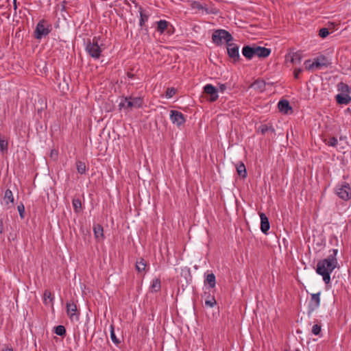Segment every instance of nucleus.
Wrapping results in <instances>:
<instances>
[{
  "label": "nucleus",
  "instance_id": "nucleus-1",
  "mask_svg": "<svg viewBox=\"0 0 351 351\" xmlns=\"http://www.w3.org/2000/svg\"><path fill=\"white\" fill-rule=\"evenodd\" d=\"M338 250H332V254L327 258L319 261L317 264L316 273L322 276L325 284L330 283V274L337 266V259L336 258Z\"/></svg>",
  "mask_w": 351,
  "mask_h": 351
},
{
  "label": "nucleus",
  "instance_id": "nucleus-2",
  "mask_svg": "<svg viewBox=\"0 0 351 351\" xmlns=\"http://www.w3.org/2000/svg\"><path fill=\"white\" fill-rule=\"evenodd\" d=\"M270 53V49L255 45L252 46L245 45L242 49V54L247 60H251L254 56L266 58L269 56Z\"/></svg>",
  "mask_w": 351,
  "mask_h": 351
},
{
  "label": "nucleus",
  "instance_id": "nucleus-3",
  "mask_svg": "<svg viewBox=\"0 0 351 351\" xmlns=\"http://www.w3.org/2000/svg\"><path fill=\"white\" fill-rule=\"evenodd\" d=\"M100 36H94L92 40H88L86 45V52L94 59L97 60L100 58L101 48L99 45Z\"/></svg>",
  "mask_w": 351,
  "mask_h": 351
},
{
  "label": "nucleus",
  "instance_id": "nucleus-4",
  "mask_svg": "<svg viewBox=\"0 0 351 351\" xmlns=\"http://www.w3.org/2000/svg\"><path fill=\"white\" fill-rule=\"evenodd\" d=\"M52 30V25L45 19L40 20L36 27L34 31V37L37 40H40L47 36Z\"/></svg>",
  "mask_w": 351,
  "mask_h": 351
},
{
  "label": "nucleus",
  "instance_id": "nucleus-5",
  "mask_svg": "<svg viewBox=\"0 0 351 351\" xmlns=\"http://www.w3.org/2000/svg\"><path fill=\"white\" fill-rule=\"evenodd\" d=\"M213 42L217 45H221L224 42L226 44L233 40L232 36L225 29H217L212 35Z\"/></svg>",
  "mask_w": 351,
  "mask_h": 351
},
{
  "label": "nucleus",
  "instance_id": "nucleus-6",
  "mask_svg": "<svg viewBox=\"0 0 351 351\" xmlns=\"http://www.w3.org/2000/svg\"><path fill=\"white\" fill-rule=\"evenodd\" d=\"M335 193L343 201H348L351 199V187L347 182L337 184L335 188Z\"/></svg>",
  "mask_w": 351,
  "mask_h": 351
},
{
  "label": "nucleus",
  "instance_id": "nucleus-7",
  "mask_svg": "<svg viewBox=\"0 0 351 351\" xmlns=\"http://www.w3.org/2000/svg\"><path fill=\"white\" fill-rule=\"evenodd\" d=\"M320 295L321 292L311 294V299L308 304V315L316 311L319 307L321 302Z\"/></svg>",
  "mask_w": 351,
  "mask_h": 351
},
{
  "label": "nucleus",
  "instance_id": "nucleus-8",
  "mask_svg": "<svg viewBox=\"0 0 351 351\" xmlns=\"http://www.w3.org/2000/svg\"><path fill=\"white\" fill-rule=\"evenodd\" d=\"M156 30L160 34L167 32L168 34L171 35L173 33V32L171 30L173 29L172 25L166 20H160L156 22Z\"/></svg>",
  "mask_w": 351,
  "mask_h": 351
},
{
  "label": "nucleus",
  "instance_id": "nucleus-9",
  "mask_svg": "<svg viewBox=\"0 0 351 351\" xmlns=\"http://www.w3.org/2000/svg\"><path fill=\"white\" fill-rule=\"evenodd\" d=\"M227 52L229 58L232 59L234 62L240 59L239 46L237 44L228 42L227 43Z\"/></svg>",
  "mask_w": 351,
  "mask_h": 351
},
{
  "label": "nucleus",
  "instance_id": "nucleus-10",
  "mask_svg": "<svg viewBox=\"0 0 351 351\" xmlns=\"http://www.w3.org/2000/svg\"><path fill=\"white\" fill-rule=\"evenodd\" d=\"M170 120L178 127H180L186 121L184 115L181 112L174 110L170 111Z\"/></svg>",
  "mask_w": 351,
  "mask_h": 351
},
{
  "label": "nucleus",
  "instance_id": "nucleus-11",
  "mask_svg": "<svg viewBox=\"0 0 351 351\" xmlns=\"http://www.w3.org/2000/svg\"><path fill=\"white\" fill-rule=\"evenodd\" d=\"M204 92L210 96L209 101L211 102L217 101L219 97L217 89L210 84L204 86Z\"/></svg>",
  "mask_w": 351,
  "mask_h": 351
},
{
  "label": "nucleus",
  "instance_id": "nucleus-12",
  "mask_svg": "<svg viewBox=\"0 0 351 351\" xmlns=\"http://www.w3.org/2000/svg\"><path fill=\"white\" fill-rule=\"evenodd\" d=\"M315 69H322L327 68L331 64L330 60L325 56L321 55L314 59Z\"/></svg>",
  "mask_w": 351,
  "mask_h": 351
},
{
  "label": "nucleus",
  "instance_id": "nucleus-13",
  "mask_svg": "<svg viewBox=\"0 0 351 351\" xmlns=\"http://www.w3.org/2000/svg\"><path fill=\"white\" fill-rule=\"evenodd\" d=\"M67 315L71 320L77 319V306L73 302H68L66 305Z\"/></svg>",
  "mask_w": 351,
  "mask_h": 351
},
{
  "label": "nucleus",
  "instance_id": "nucleus-14",
  "mask_svg": "<svg viewBox=\"0 0 351 351\" xmlns=\"http://www.w3.org/2000/svg\"><path fill=\"white\" fill-rule=\"evenodd\" d=\"M259 215L261 218V230L263 234H267L270 228L269 219L263 213H260Z\"/></svg>",
  "mask_w": 351,
  "mask_h": 351
},
{
  "label": "nucleus",
  "instance_id": "nucleus-15",
  "mask_svg": "<svg viewBox=\"0 0 351 351\" xmlns=\"http://www.w3.org/2000/svg\"><path fill=\"white\" fill-rule=\"evenodd\" d=\"M140 15L139 25L143 27L145 23L148 21L149 14L141 6L137 5Z\"/></svg>",
  "mask_w": 351,
  "mask_h": 351
},
{
  "label": "nucleus",
  "instance_id": "nucleus-16",
  "mask_svg": "<svg viewBox=\"0 0 351 351\" xmlns=\"http://www.w3.org/2000/svg\"><path fill=\"white\" fill-rule=\"evenodd\" d=\"M337 102L339 104H348L351 101V97L348 93H341L336 95Z\"/></svg>",
  "mask_w": 351,
  "mask_h": 351
},
{
  "label": "nucleus",
  "instance_id": "nucleus-17",
  "mask_svg": "<svg viewBox=\"0 0 351 351\" xmlns=\"http://www.w3.org/2000/svg\"><path fill=\"white\" fill-rule=\"evenodd\" d=\"M278 107L281 112L289 114V111H291V107L287 100H281L278 102Z\"/></svg>",
  "mask_w": 351,
  "mask_h": 351
},
{
  "label": "nucleus",
  "instance_id": "nucleus-18",
  "mask_svg": "<svg viewBox=\"0 0 351 351\" xmlns=\"http://www.w3.org/2000/svg\"><path fill=\"white\" fill-rule=\"evenodd\" d=\"M204 284H208L210 288H214L216 285V277L213 273L205 274Z\"/></svg>",
  "mask_w": 351,
  "mask_h": 351
},
{
  "label": "nucleus",
  "instance_id": "nucleus-19",
  "mask_svg": "<svg viewBox=\"0 0 351 351\" xmlns=\"http://www.w3.org/2000/svg\"><path fill=\"white\" fill-rule=\"evenodd\" d=\"M54 296L49 290H45L43 293V302L45 305L53 306Z\"/></svg>",
  "mask_w": 351,
  "mask_h": 351
},
{
  "label": "nucleus",
  "instance_id": "nucleus-20",
  "mask_svg": "<svg viewBox=\"0 0 351 351\" xmlns=\"http://www.w3.org/2000/svg\"><path fill=\"white\" fill-rule=\"evenodd\" d=\"M14 195L12 193V191L8 189L5 191L4 197H3V201L5 204L8 206L10 204H14Z\"/></svg>",
  "mask_w": 351,
  "mask_h": 351
},
{
  "label": "nucleus",
  "instance_id": "nucleus-21",
  "mask_svg": "<svg viewBox=\"0 0 351 351\" xmlns=\"http://www.w3.org/2000/svg\"><path fill=\"white\" fill-rule=\"evenodd\" d=\"M93 232L96 239L98 241L102 240L104 239V230L101 225H95L93 227Z\"/></svg>",
  "mask_w": 351,
  "mask_h": 351
},
{
  "label": "nucleus",
  "instance_id": "nucleus-22",
  "mask_svg": "<svg viewBox=\"0 0 351 351\" xmlns=\"http://www.w3.org/2000/svg\"><path fill=\"white\" fill-rule=\"evenodd\" d=\"M161 289V282L160 280L158 278H154L152 281V284L150 285V291L152 293H156L160 291Z\"/></svg>",
  "mask_w": 351,
  "mask_h": 351
},
{
  "label": "nucleus",
  "instance_id": "nucleus-23",
  "mask_svg": "<svg viewBox=\"0 0 351 351\" xmlns=\"http://www.w3.org/2000/svg\"><path fill=\"white\" fill-rule=\"evenodd\" d=\"M237 173L243 178L247 176V171L245 165L242 162H239L236 165Z\"/></svg>",
  "mask_w": 351,
  "mask_h": 351
},
{
  "label": "nucleus",
  "instance_id": "nucleus-24",
  "mask_svg": "<svg viewBox=\"0 0 351 351\" xmlns=\"http://www.w3.org/2000/svg\"><path fill=\"white\" fill-rule=\"evenodd\" d=\"M8 147V139L3 135L0 134V152L3 154L7 153Z\"/></svg>",
  "mask_w": 351,
  "mask_h": 351
},
{
  "label": "nucleus",
  "instance_id": "nucleus-25",
  "mask_svg": "<svg viewBox=\"0 0 351 351\" xmlns=\"http://www.w3.org/2000/svg\"><path fill=\"white\" fill-rule=\"evenodd\" d=\"M290 58V62L293 64L294 63H295V64L300 63V62L302 60V55L298 51L289 54L287 56V58Z\"/></svg>",
  "mask_w": 351,
  "mask_h": 351
},
{
  "label": "nucleus",
  "instance_id": "nucleus-26",
  "mask_svg": "<svg viewBox=\"0 0 351 351\" xmlns=\"http://www.w3.org/2000/svg\"><path fill=\"white\" fill-rule=\"evenodd\" d=\"M258 132H260L262 134H265L269 132H271V133H274L275 130L271 125H268L266 124H262L258 128Z\"/></svg>",
  "mask_w": 351,
  "mask_h": 351
},
{
  "label": "nucleus",
  "instance_id": "nucleus-27",
  "mask_svg": "<svg viewBox=\"0 0 351 351\" xmlns=\"http://www.w3.org/2000/svg\"><path fill=\"white\" fill-rule=\"evenodd\" d=\"M147 267V264L143 258H140L139 260H137L136 262V269L138 272H142L145 271Z\"/></svg>",
  "mask_w": 351,
  "mask_h": 351
},
{
  "label": "nucleus",
  "instance_id": "nucleus-28",
  "mask_svg": "<svg viewBox=\"0 0 351 351\" xmlns=\"http://www.w3.org/2000/svg\"><path fill=\"white\" fill-rule=\"evenodd\" d=\"M120 108L131 109L133 108L131 97H125L124 100L119 104Z\"/></svg>",
  "mask_w": 351,
  "mask_h": 351
},
{
  "label": "nucleus",
  "instance_id": "nucleus-29",
  "mask_svg": "<svg viewBox=\"0 0 351 351\" xmlns=\"http://www.w3.org/2000/svg\"><path fill=\"white\" fill-rule=\"evenodd\" d=\"M76 168L80 174H84L86 171V166L82 161L78 160L76 162Z\"/></svg>",
  "mask_w": 351,
  "mask_h": 351
},
{
  "label": "nucleus",
  "instance_id": "nucleus-30",
  "mask_svg": "<svg viewBox=\"0 0 351 351\" xmlns=\"http://www.w3.org/2000/svg\"><path fill=\"white\" fill-rule=\"evenodd\" d=\"M133 108H141L143 104V99L142 97H131Z\"/></svg>",
  "mask_w": 351,
  "mask_h": 351
},
{
  "label": "nucleus",
  "instance_id": "nucleus-31",
  "mask_svg": "<svg viewBox=\"0 0 351 351\" xmlns=\"http://www.w3.org/2000/svg\"><path fill=\"white\" fill-rule=\"evenodd\" d=\"M72 204L73 207V210L75 213H78L82 208V202L80 199H73L72 201Z\"/></svg>",
  "mask_w": 351,
  "mask_h": 351
},
{
  "label": "nucleus",
  "instance_id": "nucleus-32",
  "mask_svg": "<svg viewBox=\"0 0 351 351\" xmlns=\"http://www.w3.org/2000/svg\"><path fill=\"white\" fill-rule=\"evenodd\" d=\"M55 333L57 335L63 337L66 334V329L65 327L62 325H59L56 327H55Z\"/></svg>",
  "mask_w": 351,
  "mask_h": 351
},
{
  "label": "nucleus",
  "instance_id": "nucleus-33",
  "mask_svg": "<svg viewBox=\"0 0 351 351\" xmlns=\"http://www.w3.org/2000/svg\"><path fill=\"white\" fill-rule=\"evenodd\" d=\"M177 92V90L175 88H168L167 89L165 97L168 99L173 97Z\"/></svg>",
  "mask_w": 351,
  "mask_h": 351
},
{
  "label": "nucleus",
  "instance_id": "nucleus-34",
  "mask_svg": "<svg viewBox=\"0 0 351 351\" xmlns=\"http://www.w3.org/2000/svg\"><path fill=\"white\" fill-rule=\"evenodd\" d=\"M338 90L341 91L342 93H347L349 91V87L347 84L340 82L338 84Z\"/></svg>",
  "mask_w": 351,
  "mask_h": 351
},
{
  "label": "nucleus",
  "instance_id": "nucleus-35",
  "mask_svg": "<svg viewBox=\"0 0 351 351\" xmlns=\"http://www.w3.org/2000/svg\"><path fill=\"white\" fill-rule=\"evenodd\" d=\"M217 304L216 300L214 297H210L208 300H206L205 305L206 306L213 308Z\"/></svg>",
  "mask_w": 351,
  "mask_h": 351
},
{
  "label": "nucleus",
  "instance_id": "nucleus-36",
  "mask_svg": "<svg viewBox=\"0 0 351 351\" xmlns=\"http://www.w3.org/2000/svg\"><path fill=\"white\" fill-rule=\"evenodd\" d=\"M322 330V326L320 324H315L312 328V333L315 335H319Z\"/></svg>",
  "mask_w": 351,
  "mask_h": 351
},
{
  "label": "nucleus",
  "instance_id": "nucleus-37",
  "mask_svg": "<svg viewBox=\"0 0 351 351\" xmlns=\"http://www.w3.org/2000/svg\"><path fill=\"white\" fill-rule=\"evenodd\" d=\"M304 65H305L306 69H307L308 71L313 70L315 68V66L314 64V61L312 62L311 60H306L304 62Z\"/></svg>",
  "mask_w": 351,
  "mask_h": 351
},
{
  "label": "nucleus",
  "instance_id": "nucleus-38",
  "mask_svg": "<svg viewBox=\"0 0 351 351\" xmlns=\"http://www.w3.org/2000/svg\"><path fill=\"white\" fill-rule=\"evenodd\" d=\"M110 328H111V330H110V338H111V340L115 344H119L120 343V341L117 338V337L115 335L114 330V327L112 326H111Z\"/></svg>",
  "mask_w": 351,
  "mask_h": 351
},
{
  "label": "nucleus",
  "instance_id": "nucleus-39",
  "mask_svg": "<svg viewBox=\"0 0 351 351\" xmlns=\"http://www.w3.org/2000/svg\"><path fill=\"white\" fill-rule=\"evenodd\" d=\"M338 143V141L336 137H331L328 139L326 144L330 147H336Z\"/></svg>",
  "mask_w": 351,
  "mask_h": 351
},
{
  "label": "nucleus",
  "instance_id": "nucleus-40",
  "mask_svg": "<svg viewBox=\"0 0 351 351\" xmlns=\"http://www.w3.org/2000/svg\"><path fill=\"white\" fill-rule=\"evenodd\" d=\"M329 34V31L327 28H322L319 29V36L321 37V38H326L328 35Z\"/></svg>",
  "mask_w": 351,
  "mask_h": 351
},
{
  "label": "nucleus",
  "instance_id": "nucleus-41",
  "mask_svg": "<svg viewBox=\"0 0 351 351\" xmlns=\"http://www.w3.org/2000/svg\"><path fill=\"white\" fill-rule=\"evenodd\" d=\"M18 211L19 213L20 217L21 218L24 217V213H25V207L23 204H20L17 206Z\"/></svg>",
  "mask_w": 351,
  "mask_h": 351
},
{
  "label": "nucleus",
  "instance_id": "nucleus-42",
  "mask_svg": "<svg viewBox=\"0 0 351 351\" xmlns=\"http://www.w3.org/2000/svg\"><path fill=\"white\" fill-rule=\"evenodd\" d=\"M302 70L300 68L295 69L293 71L294 77L295 79L299 78L300 74L302 73Z\"/></svg>",
  "mask_w": 351,
  "mask_h": 351
},
{
  "label": "nucleus",
  "instance_id": "nucleus-43",
  "mask_svg": "<svg viewBox=\"0 0 351 351\" xmlns=\"http://www.w3.org/2000/svg\"><path fill=\"white\" fill-rule=\"evenodd\" d=\"M226 90V85L224 84H221L219 86V90L221 93H223Z\"/></svg>",
  "mask_w": 351,
  "mask_h": 351
},
{
  "label": "nucleus",
  "instance_id": "nucleus-44",
  "mask_svg": "<svg viewBox=\"0 0 351 351\" xmlns=\"http://www.w3.org/2000/svg\"><path fill=\"white\" fill-rule=\"evenodd\" d=\"M3 231V221L0 220V234H1Z\"/></svg>",
  "mask_w": 351,
  "mask_h": 351
},
{
  "label": "nucleus",
  "instance_id": "nucleus-45",
  "mask_svg": "<svg viewBox=\"0 0 351 351\" xmlns=\"http://www.w3.org/2000/svg\"><path fill=\"white\" fill-rule=\"evenodd\" d=\"M13 8L14 10L17 9L16 1L13 0Z\"/></svg>",
  "mask_w": 351,
  "mask_h": 351
},
{
  "label": "nucleus",
  "instance_id": "nucleus-46",
  "mask_svg": "<svg viewBox=\"0 0 351 351\" xmlns=\"http://www.w3.org/2000/svg\"><path fill=\"white\" fill-rule=\"evenodd\" d=\"M3 351H13V350L11 348L7 347L5 349H3Z\"/></svg>",
  "mask_w": 351,
  "mask_h": 351
},
{
  "label": "nucleus",
  "instance_id": "nucleus-47",
  "mask_svg": "<svg viewBox=\"0 0 351 351\" xmlns=\"http://www.w3.org/2000/svg\"><path fill=\"white\" fill-rule=\"evenodd\" d=\"M261 84L262 85H263V82H256L254 83V86H256V85H257V84Z\"/></svg>",
  "mask_w": 351,
  "mask_h": 351
},
{
  "label": "nucleus",
  "instance_id": "nucleus-48",
  "mask_svg": "<svg viewBox=\"0 0 351 351\" xmlns=\"http://www.w3.org/2000/svg\"><path fill=\"white\" fill-rule=\"evenodd\" d=\"M128 77H129L130 78H132V77H133V76H134V75H133V74L130 73L128 74Z\"/></svg>",
  "mask_w": 351,
  "mask_h": 351
}]
</instances>
